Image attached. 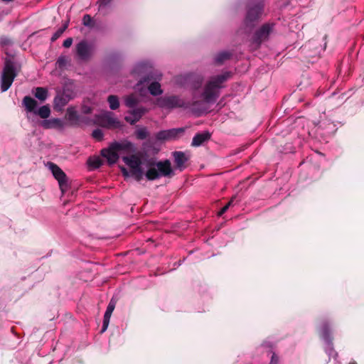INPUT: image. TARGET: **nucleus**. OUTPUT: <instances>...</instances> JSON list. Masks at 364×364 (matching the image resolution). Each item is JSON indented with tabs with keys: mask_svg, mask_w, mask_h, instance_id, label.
I'll use <instances>...</instances> for the list:
<instances>
[{
	"mask_svg": "<svg viewBox=\"0 0 364 364\" xmlns=\"http://www.w3.org/2000/svg\"><path fill=\"white\" fill-rule=\"evenodd\" d=\"M231 73L223 72L220 75L210 76L205 82L202 91L200 87L202 80L191 85L192 102L186 101L176 95H164L156 100V105L163 109L171 110L176 108H191L196 116H201L208 112V105H213L220 97L224 83L230 77Z\"/></svg>",
	"mask_w": 364,
	"mask_h": 364,
	"instance_id": "nucleus-1",
	"label": "nucleus"
},
{
	"mask_svg": "<svg viewBox=\"0 0 364 364\" xmlns=\"http://www.w3.org/2000/svg\"><path fill=\"white\" fill-rule=\"evenodd\" d=\"M122 159L130 168V171L124 167L121 168L123 176H132L136 181H140L144 175L149 181H154L161 177H171L174 175L168 159L156 161L154 158H148L144 159L142 162L136 155L124 156Z\"/></svg>",
	"mask_w": 364,
	"mask_h": 364,
	"instance_id": "nucleus-2",
	"label": "nucleus"
},
{
	"mask_svg": "<svg viewBox=\"0 0 364 364\" xmlns=\"http://www.w3.org/2000/svg\"><path fill=\"white\" fill-rule=\"evenodd\" d=\"M22 105L27 112V119L35 122L34 117L38 116L43 119L40 122V125L46 129L64 128V122L59 118L48 119L51 113L50 106L48 105H43L38 107L37 101L30 96H25L22 100Z\"/></svg>",
	"mask_w": 364,
	"mask_h": 364,
	"instance_id": "nucleus-3",
	"label": "nucleus"
},
{
	"mask_svg": "<svg viewBox=\"0 0 364 364\" xmlns=\"http://www.w3.org/2000/svg\"><path fill=\"white\" fill-rule=\"evenodd\" d=\"M262 0H249L246 6L244 25L246 28L252 29L260 20L264 12Z\"/></svg>",
	"mask_w": 364,
	"mask_h": 364,
	"instance_id": "nucleus-4",
	"label": "nucleus"
},
{
	"mask_svg": "<svg viewBox=\"0 0 364 364\" xmlns=\"http://www.w3.org/2000/svg\"><path fill=\"white\" fill-rule=\"evenodd\" d=\"M134 144L130 141H114L109 145V148L103 149L101 151V155L107 160L109 164L112 165L119 159L117 151H134Z\"/></svg>",
	"mask_w": 364,
	"mask_h": 364,
	"instance_id": "nucleus-5",
	"label": "nucleus"
},
{
	"mask_svg": "<svg viewBox=\"0 0 364 364\" xmlns=\"http://www.w3.org/2000/svg\"><path fill=\"white\" fill-rule=\"evenodd\" d=\"M17 73L14 64L11 60H6L1 75V90L2 92L7 91L11 86Z\"/></svg>",
	"mask_w": 364,
	"mask_h": 364,
	"instance_id": "nucleus-6",
	"label": "nucleus"
},
{
	"mask_svg": "<svg viewBox=\"0 0 364 364\" xmlns=\"http://www.w3.org/2000/svg\"><path fill=\"white\" fill-rule=\"evenodd\" d=\"M275 28V23L267 22L263 23L260 27L255 30L252 36V42L257 47L260 46L263 42L269 40L270 35L273 33Z\"/></svg>",
	"mask_w": 364,
	"mask_h": 364,
	"instance_id": "nucleus-7",
	"label": "nucleus"
},
{
	"mask_svg": "<svg viewBox=\"0 0 364 364\" xmlns=\"http://www.w3.org/2000/svg\"><path fill=\"white\" fill-rule=\"evenodd\" d=\"M330 328L328 323L327 321H324L322 323L320 328V336L325 342V352L328 354L330 360V358L332 356L334 358V360L336 361V364H341L340 362L337 361L338 353L335 351L332 343V338L330 334Z\"/></svg>",
	"mask_w": 364,
	"mask_h": 364,
	"instance_id": "nucleus-8",
	"label": "nucleus"
},
{
	"mask_svg": "<svg viewBox=\"0 0 364 364\" xmlns=\"http://www.w3.org/2000/svg\"><path fill=\"white\" fill-rule=\"evenodd\" d=\"M151 69V65L148 62H139L134 65L132 70V74L134 76H142L137 83L138 86L148 82L154 78Z\"/></svg>",
	"mask_w": 364,
	"mask_h": 364,
	"instance_id": "nucleus-9",
	"label": "nucleus"
},
{
	"mask_svg": "<svg viewBox=\"0 0 364 364\" xmlns=\"http://www.w3.org/2000/svg\"><path fill=\"white\" fill-rule=\"evenodd\" d=\"M47 166L52 172L54 178L58 181L62 192H65L68 188V178L63 170L53 162H48Z\"/></svg>",
	"mask_w": 364,
	"mask_h": 364,
	"instance_id": "nucleus-10",
	"label": "nucleus"
},
{
	"mask_svg": "<svg viewBox=\"0 0 364 364\" xmlns=\"http://www.w3.org/2000/svg\"><path fill=\"white\" fill-rule=\"evenodd\" d=\"M185 132V128H173L161 130L156 133V139L159 141L173 140L178 139Z\"/></svg>",
	"mask_w": 364,
	"mask_h": 364,
	"instance_id": "nucleus-11",
	"label": "nucleus"
},
{
	"mask_svg": "<svg viewBox=\"0 0 364 364\" xmlns=\"http://www.w3.org/2000/svg\"><path fill=\"white\" fill-rule=\"evenodd\" d=\"M68 120L73 126H80L82 124H87L90 122V119L79 114L74 107H68L66 112Z\"/></svg>",
	"mask_w": 364,
	"mask_h": 364,
	"instance_id": "nucleus-12",
	"label": "nucleus"
},
{
	"mask_svg": "<svg viewBox=\"0 0 364 364\" xmlns=\"http://www.w3.org/2000/svg\"><path fill=\"white\" fill-rule=\"evenodd\" d=\"M112 112H106L100 117V124L107 128H119L122 126L121 122L114 117Z\"/></svg>",
	"mask_w": 364,
	"mask_h": 364,
	"instance_id": "nucleus-13",
	"label": "nucleus"
},
{
	"mask_svg": "<svg viewBox=\"0 0 364 364\" xmlns=\"http://www.w3.org/2000/svg\"><path fill=\"white\" fill-rule=\"evenodd\" d=\"M92 46L85 41H82L76 45L77 55L81 60H87L92 53Z\"/></svg>",
	"mask_w": 364,
	"mask_h": 364,
	"instance_id": "nucleus-14",
	"label": "nucleus"
},
{
	"mask_svg": "<svg viewBox=\"0 0 364 364\" xmlns=\"http://www.w3.org/2000/svg\"><path fill=\"white\" fill-rule=\"evenodd\" d=\"M146 109L144 107L134 108L128 112V115L125 116L124 119L132 125L136 124L142 116L146 113Z\"/></svg>",
	"mask_w": 364,
	"mask_h": 364,
	"instance_id": "nucleus-15",
	"label": "nucleus"
},
{
	"mask_svg": "<svg viewBox=\"0 0 364 364\" xmlns=\"http://www.w3.org/2000/svg\"><path fill=\"white\" fill-rule=\"evenodd\" d=\"M172 156L176 164V168L179 171H183L186 166V164L189 160V156L181 151H175L172 152Z\"/></svg>",
	"mask_w": 364,
	"mask_h": 364,
	"instance_id": "nucleus-16",
	"label": "nucleus"
},
{
	"mask_svg": "<svg viewBox=\"0 0 364 364\" xmlns=\"http://www.w3.org/2000/svg\"><path fill=\"white\" fill-rule=\"evenodd\" d=\"M71 100L68 97H66L63 93L60 91L57 92V95L54 97L53 100V107L54 109L60 111Z\"/></svg>",
	"mask_w": 364,
	"mask_h": 364,
	"instance_id": "nucleus-17",
	"label": "nucleus"
},
{
	"mask_svg": "<svg viewBox=\"0 0 364 364\" xmlns=\"http://www.w3.org/2000/svg\"><path fill=\"white\" fill-rule=\"evenodd\" d=\"M211 134L209 132L205 131L197 133L193 138L191 146L198 147L210 139Z\"/></svg>",
	"mask_w": 364,
	"mask_h": 364,
	"instance_id": "nucleus-18",
	"label": "nucleus"
},
{
	"mask_svg": "<svg viewBox=\"0 0 364 364\" xmlns=\"http://www.w3.org/2000/svg\"><path fill=\"white\" fill-rule=\"evenodd\" d=\"M60 92L70 100H73L76 96L74 83L70 80L63 85L62 91Z\"/></svg>",
	"mask_w": 364,
	"mask_h": 364,
	"instance_id": "nucleus-19",
	"label": "nucleus"
},
{
	"mask_svg": "<svg viewBox=\"0 0 364 364\" xmlns=\"http://www.w3.org/2000/svg\"><path fill=\"white\" fill-rule=\"evenodd\" d=\"M232 55V53L228 50H223L218 53L214 58V63L216 65H221L225 60H229Z\"/></svg>",
	"mask_w": 364,
	"mask_h": 364,
	"instance_id": "nucleus-20",
	"label": "nucleus"
},
{
	"mask_svg": "<svg viewBox=\"0 0 364 364\" xmlns=\"http://www.w3.org/2000/svg\"><path fill=\"white\" fill-rule=\"evenodd\" d=\"M148 90L151 95L155 97L163 93L161 84L157 81L151 82L148 86Z\"/></svg>",
	"mask_w": 364,
	"mask_h": 364,
	"instance_id": "nucleus-21",
	"label": "nucleus"
},
{
	"mask_svg": "<svg viewBox=\"0 0 364 364\" xmlns=\"http://www.w3.org/2000/svg\"><path fill=\"white\" fill-rule=\"evenodd\" d=\"M34 96L41 102H44L48 97V91L46 87H38L35 89Z\"/></svg>",
	"mask_w": 364,
	"mask_h": 364,
	"instance_id": "nucleus-22",
	"label": "nucleus"
},
{
	"mask_svg": "<svg viewBox=\"0 0 364 364\" xmlns=\"http://www.w3.org/2000/svg\"><path fill=\"white\" fill-rule=\"evenodd\" d=\"M149 135V133L145 127H137L135 131V136L139 140L146 139Z\"/></svg>",
	"mask_w": 364,
	"mask_h": 364,
	"instance_id": "nucleus-23",
	"label": "nucleus"
},
{
	"mask_svg": "<svg viewBox=\"0 0 364 364\" xmlns=\"http://www.w3.org/2000/svg\"><path fill=\"white\" fill-rule=\"evenodd\" d=\"M87 164L90 168L96 169L102 165V161L99 156L90 157L87 160Z\"/></svg>",
	"mask_w": 364,
	"mask_h": 364,
	"instance_id": "nucleus-24",
	"label": "nucleus"
},
{
	"mask_svg": "<svg viewBox=\"0 0 364 364\" xmlns=\"http://www.w3.org/2000/svg\"><path fill=\"white\" fill-rule=\"evenodd\" d=\"M138 102V99L133 95H128L124 99V104L129 108H134Z\"/></svg>",
	"mask_w": 364,
	"mask_h": 364,
	"instance_id": "nucleus-25",
	"label": "nucleus"
},
{
	"mask_svg": "<svg viewBox=\"0 0 364 364\" xmlns=\"http://www.w3.org/2000/svg\"><path fill=\"white\" fill-rule=\"evenodd\" d=\"M107 102L109 103V107L112 110H115L119 107V98L116 95H109L107 97Z\"/></svg>",
	"mask_w": 364,
	"mask_h": 364,
	"instance_id": "nucleus-26",
	"label": "nucleus"
},
{
	"mask_svg": "<svg viewBox=\"0 0 364 364\" xmlns=\"http://www.w3.org/2000/svg\"><path fill=\"white\" fill-rule=\"evenodd\" d=\"M122 56L119 52H114L109 54L107 58V61L109 64H112L115 62H119L122 60Z\"/></svg>",
	"mask_w": 364,
	"mask_h": 364,
	"instance_id": "nucleus-27",
	"label": "nucleus"
},
{
	"mask_svg": "<svg viewBox=\"0 0 364 364\" xmlns=\"http://www.w3.org/2000/svg\"><path fill=\"white\" fill-rule=\"evenodd\" d=\"M82 24L86 27L92 28L95 26V22L90 15L85 14L82 18Z\"/></svg>",
	"mask_w": 364,
	"mask_h": 364,
	"instance_id": "nucleus-28",
	"label": "nucleus"
},
{
	"mask_svg": "<svg viewBox=\"0 0 364 364\" xmlns=\"http://www.w3.org/2000/svg\"><path fill=\"white\" fill-rule=\"evenodd\" d=\"M92 136L97 141H102L104 138V133L100 129H95L92 131Z\"/></svg>",
	"mask_w": 364,
	"mask_h": 364,
	"instance_id": "nucleus-29",
	"label": "nucleus"
},
{
	"mask_svg": "<svg viewBox=\"0 0 364 364\" xmlns=\"http://www.w3.org/2000/svg\"><path fill=\"white\" fill-rule=\"evenodd\" d=\"M115 304L112 301V300L109 303L106 311L104 314V317L109 318L111 317V315L114 309Z\"/></svg>",
	"mask_w": 364,
	"mask_h": 364,
	"instance_id": "nucleus-30",
	"label": "nucleus"
},
{
	"mask_svg": "<svg viewBox=\"0 0 364 364\" xmlns=\"http://www.w3.org/2000/svg\"><path fill=\"white\" fill-rule=\"evenodd\" d=\"M67 58L66 56H64V55H60L58 59H57V61H56V65L59 68H64L66 64H67Z\"/></svg>",
	"mask_w": 364,
	"mask_h": 364,
	"instance_id": "nucleus-31",
	"label": "nucleus"
},
{
	"mask_svg": "<svg viewBox=\"0 0 364 364\" xmlns=\"http://www.w3.org/2000/svg\"><path fill=\"white\" fill-rule=\"evenodd\" d=\"M235 197H232L231 200L218 212V216H222L228 208L232 205L233 200Z\"/></svg>",
	"mask_w": 364,
	"mask_h": 364,
	"instance_id": "nucleus-32",
	"label": "nucleus"
},
{
	"mask_svg": "<svg viewBox=\"0 0 364 364\" xmlns=\"http://www.w3.org/2000/svg\"><path fill=\"white\" fill-rule=\"evenodd\" d=\"M63 33V28H58L52 36L50 40L52 42L55 41Z\"/></svg>",
	"mask_w": 364,
	"mask_h": 364,
	"instance_id": "nucleus-33",
	"label": "nucleus"
},
{
	"mask_svg": "<svg viewBox=\"0 0 364 364\" xmlns=\"http://www.w3.org/2000/svg\"><path fill=\"white\" fill-rule=\"evenodd\" d=\"M109 320H110L109 318H106V317L103 318V323H102V326L100 333H102L105 331H106V330L107 329V327L109 326Z\"/></svg>",
	"mask_w": 364,
	"mask_h": 364,
	"instance_id": "nucleus-34",
	"label": "nucleus"
},
{
	"mask_svg": "<svg viewBox=\"0 0 364 364\" xmlns=\"http://www.w3.org/2000/svg\"><path fill=\"white\" fill-rule=\"evenodd\" d=\"M0 42L2 46H11L12 44L11 40L6 37L1 38Z\"/></svg>",
	"mask_w": 364,
	"mask_h": 364,
	"instance_id": "nucleus-35",
	"label": "nucleus"
},
{
	"mask_svg": "<svg viewBox=\"0 0 364 364\" xmlns=\"http://www.w3.org/2000/svg\"><path fill=\"white\" fill-rule=\"evenodd\" d=\"M73 43V38H66L63 43V46L65 48H70Z\"/></svg>",
	"mask_w": 364,
	"mask_h": 364,
	"instance_id": "nucleus-36",
	"label": "nucleus"
},
{
	"mask_svg": "<svg viewBox=\"0 0 364 364\" xmlns=\"http://www.w3.org/2000/svg\"><path fill=\"white\" fill-rule=\"evenodd\" d=\"M278 357L275 353H273L271 358L270 364H277Z\"/></svg>",
	"mask_w": 364,
	"mask_h": 364,
	"instance_id": "nucleus-37",
	"label": "nucleus"
},
{
	"mask_svg": "<svg viewBox=\"0 0 364 364\" xmlns=\"http://www.w3.org/2000/svg\"><path fill=\"white\" fill-rule=\"evenodd\" d=\"M110 2V0H100V6H106Z\"/></svg>",
	"mask_w": 364,
	"mask_h": 364,
	"instance_id": "nucleus-38",
	"label": "nucleus"
},
{
	"mask_svg": "<svg viewBox=\"0 0 364 364\" xmlns=\"http://www.w3.org/2000/svg\"><path fill=\"white\" fill-rule=\"evenodd\" d=\"M91 111H92V109H91V108H90V107H85L83 108V112H84L85 114H89V113H90V112H91Z\"/></svg>",
	"mask_w": 364,
	"mask_h": 364,
	"instance_id": "nucleus-39",
	"label": "nucleus"
},
{
	"mask_svg": "<svg viewBox=\"0 0 364 364\" xmlns=\"http://www.w3.org/2000/svg\"><path fill=\"white\" fill-rule=\"evenodd\" d=\"M67 28H68V24H65L62 27H60V28H63V32H64L66 30Z\"/></svg>",
	"mask_w": 364,
	"mask_h": 364,
	"instance_id": "nucleus-40",
	"label": "nucleus"
},
{
	"mask_svg": "<svg viewBox=\"0 0 364 364\" xmlns=\"http://www.w3.org/2000/svg\"><path fill=\"white\" fill-rule=\"evenodd\" d=\"M1 1L3 2H5V3H9V2L13 1L14 0H1Z\"/></svg>",
	"mask_w": 364,
	"mask_h": 364,
	"instance_id": "nucleus-41",
	"label": "nucleus"
},
{
	"mask_svg": "<svg viewBox=\"0 0 364 364\" xmlns=\"http://www.w3.org/2000/svg\"><path fill=\"white\" fill-rule=\"evenodd\" d=\"M349 364H356V363L355 361H352Z\"/></svg>",
	"mask_w": 364,
	"mask_h": 364,
	"instance_id": "nucleus-42",
	"label": "nucleus"
},
{
	"mask_svg": "<svg viewBox=\"0 0 364 364\" xmlns=\"http://www.w3.org/2000/svg\"><path fill=\"white\" fill-rule=\"evenodd\" d=\"M188 77H189V76H188V75H186V76L185 77L186 80H187Z\"/></svg>",
	"mask_w": 364,
	"mask_h": 364,
	"instance_id": "nucleus-43",
	"label": "nucleus"
}]
</instances>
